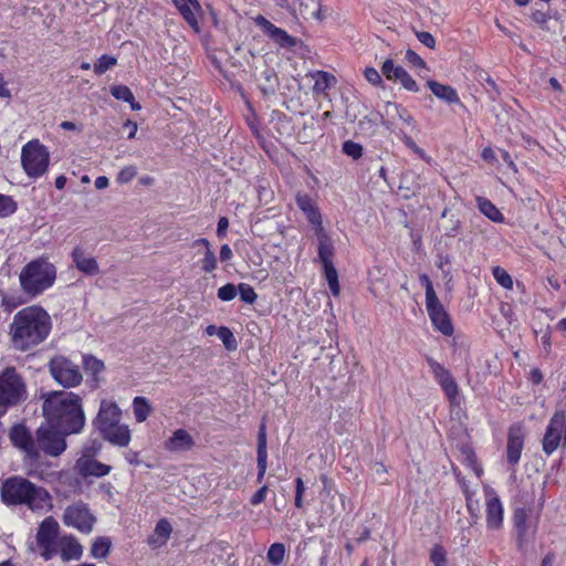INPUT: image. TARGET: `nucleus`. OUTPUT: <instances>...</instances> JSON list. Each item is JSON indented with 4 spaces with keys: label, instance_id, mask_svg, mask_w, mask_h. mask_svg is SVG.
Wrapping results in <instances>:
<instances>
[{
    "label": "nucleus",
    "instance_id": "0eeeda50",
    "mask_svg": "<svg viewBox=\"0 0 566 566\" xmlns=\"http://www.w3.org/2000/svg\"><path fill=\"white\" fill-rule=\"evenodd\" d=\"M50 153L38 139L28 142L21 150V165L30 178L42 177L49 169Z\"/></svg>",
    "mask_w": 566,
    "mask_h": 566
},
{
    "label": "nucleus",
    "instance_id": "2eb2a0df",
    "mask_svg": "<svg viewBox=\"0 0 566 566\" xmlns=\"http://www.w3.org/2000/svg\"><path fill=\"white\" fill-rule=\"evenodd\" d=\"M426 308L433 327L441 334L451 336L453 334V326L450 316L437 295H430V298L426 300Z\"/></svg>",
    "mask_w": 566,
    "mask_h": 566
},
{
    "label": "nucleus",
    "instance_id": "aec40b11",
    "mask_svg": "<svg viewBox=\"0 0 566 566\" xmlns=\"http://www.w3.org/2000/svg\"><path fill=\"white\" fill-rule=\"evenodd\" d=\"M72 261L75 268L82 273L93 276L99 273V266L95 258L87 256L81 247H75L72 251Z\"/></svg>",
    "mask_w": 566,
    "mask_h": 566
},
{
    "label": "nucleus",
    "instance_id": "c756f323",
    "mask_svg": "<svg viewBox=\"0 0 566 566\" xmlns=\"http://www.w3.org/2000/svg\"><path fill=\"white\" fill-rule=\"evenodd\" d=\"M312 77L315 78V84L313 86V91L315 93H323L327 88H329L333 84L336 83V78L328 72L325 71H316L311 74Z\"/></svg>",
    "mask_w": 566,
    "mask_h": 566
},
{
    "label": "nucleus",
    "instance_id": "6e6552de",
    "mask_svg": "<svg viewBox=\"0 0 566 566\" xmlns=\"http://www.w3.org/2000/svg\"><path fill=\"white\" fill-rule=\"evenodd\" d=\"M71 433L48 423H42L35 431L36 448L42 450L46 455L59 457L66 449L65 437Z\"/></svg>",
    "mask_w": 566,
    "mask_h": 566
},
{
    "label": "nucleus",
    "instance_id": "20e7f679",
    "mask_svg": "<svg viewBox=\"0 0 566 566\" xmlns=\"http://www.w3.org/2000/svg\"><path fill=\"white\" fill-rule=\"evenodd\" d=\"M122 410L115 401L103 399L98 412L93 420L99 436L113 446L123 448L130 442L128 426L120 423Z\"/></svg>",
    "mask_w": 566,
    "mask_h": 566
},
{
    "label": "nucleus",
    "instance_id": "f257e3e1",
    "mask_svg": "<svg viewBox=\"0 0 566 566\" xmlns=\"http://www.w3.org/2000/svg\"><path fill=\"white\" fill-rule=\"evenodd\" d=\"M42 412L45 421L66 433H80L85 426V413L82 398L66 390H54L42 394Z\"/></svg>",
    "mask_w": 566,
    "mask_h": 566
},
{
    "label": "nucleus",
    "instance_id": "4be33fe9",
    "mask_svg": "<svg viewBox=\"0 0 566 566\" xmlns=\"http://www.w3.org/2000/svg\"><path fill=\"white\" fill-rule=\"evenodd\" d=\"M296 205L306 216L307 221L315 227V230L323 228L321 212L307 193H298Z\"/></svg>",
    "mask_w": 566,
    "mask_h": 566
},
{
    "label": "nucleus",
    "instance_id": "cd10ccee",
    "mask_svg": "<svg viewBox=\"0 0 566 566\" xmlns=\"http://www.w3.org/2000/svg\"><path fill=\"white\" fill-rule=\"evenodd\" d=\"M279 77L274 70L268 69L262 72L259 88L261 90L263 96L275 95L279 88Z\"/></svg>",
    "mask_w": 566,
    "mask_h": 566
},
{
    "label": "nucleus",
    "instance_id": "6e6d98bb",
    "mask_svg": "<svg viewBox=\"0 0 566 566\" xmlns=\"http://www.w3.org/2000/svg\"><path fill=\"white\" fill-rule=\"evenodd\" d=\"M364 75L365 78L374 85H379L382 83L381 75L374 67H366L364 71Z\"/></svg>",
    "mask_w": 566,
    "mask_h": 566
},
{
    "label": "nucleus",
    "instance_id": "0e129e2a",
    "mask_svg": "<svg viewBox=\"0 0 566 566\" xmlns=\"http://www.w3.org/2000/svg\"><path fill=\"white\" fill-rule=\"evenodd\" d=\"M229 227V220L226 217H220L217 224V235L224 237Z\"/></svg>",
    "mask_w": 566,
    "mask_h": 566
},
{
    "label": "nucleus",
    "instance_id": "3c124183",
    "mask_svg": "<svg viewBox=\"0 0 566 566\" xmlns=\"http://www.w3.org/2000/svg\"><path fill=\"white\" fill-rule=\"evenodd\" d=\"M396 81H399L403 88L407 91L417 93L420 90L417 82L409 75L406 70L403 73L400 72V76Z\"/></svg>",
    "mask_w": 566,
    "mask_h": 566
},
{
    "label": "nucleus",
    "instance_id": "9b49d317",
    "mask_svg": "<svg viewBox=\"0 0 566 566\" xmlns=\"http://www.w3.org/2000/svg\"><path fill=\"white\" fill-rule=\"evenodd\" d=\"M59 531V523L52 516L45 517L38 527L36 544L41 548L44 560H50L56 553L55 542Z\"/></svg>",
    "mask_w": 566,
    "mask_h": 566
},
{
    "label": "nucleus",
    "instance_id": "c85d7f7f",
    "mask_svg": "<svg viewBox=\"0 0 566 566\" xmlns=\"http://www.w3.org/2000/svg\"><path fill=\"white\" fill-rule=\"evenodd\" d=\"M83 369L93 377L95 382L98 381V375L105 369L104 363L93 355L83 356Z\"/></svg>",
    "mask_w": 566,
    "mask_h": 566
},
{
    "label": "nucleus",
    "instance_id": "412c9836",
    "mask_svg": "<svg viewBox=\"0 0 566 566\" xmlns=\"http://www.w3.org/2000/svg\"><path fill=\"white\" fill-rule=\"evenodd\" d=\"M75 467L78 473L84 478H102L107 475L112 470L111 465L104 464L95 459H77Z\"/></svg>",
    "mask_w": 566,
    "mask_h": 566
},
{
    "label": "nucleus",
    "instance_id": "f8f14e48",
    "mask_svg": "<svg viewBox=\"0 0 566 566\" xmlns=\"http://www.w3.org/2000/svg\"><path fill=\"white\" fill-rule=\"evenodd\" d=\"M532 510L525 506L516 507L513 514V525L516 531V546L524 551L527 543L534 537L537 530V522L530 516Z\"/></svg>",
    "mask_w": 566,
    "mask_h": 566
},
{
    "label": "nucleus",
    "instance_id": "423d86ee",
    "mask_svg": "<svg viewBox=\"0 0 566 566\" xmlns=\"http://www.w3.org/2000/svg\"><path fill=\"white\" fill-rule=\"evenodd\" d=\"M27 397L23 378L14 367H7L0 375V415H4L10 407L20 405Z\"/></svg>",
    "mask_w": 566,
    "mask_h": 566
},
{
    "label": "nucleus",
    "instance_id": "ddd939ff",
    "mask_svg": "<svg viewBox=\"0 0 566 566\" xmlns=\"http://www.w3.org/2000/svg\"><path fill=\"white\" fill-rule=\"evenodd\" d=\"M562 437L566 444V412L556 411L552 417L543 438V451L549 455L559 447Z\"/></svg>",
    "mask_w": 566,
    "mask_h": 566
},
{
    "label": "nucleus",
    "instance_id": "774afa93",
    "mask_svg": "<svg viewBox=\"0 0 566 566\" xmlns=\"http://www.w3.org/2000/svg\"><path fill=\"white\" fill-rule=\"evenodd\" d=\"M123 127H124L125 129H128V136H127V137H128L129 139H133V138L136 136V133H137V124H136L135 122H133V120H130V119H127V120L124 123Z\"/></svg>",
    "mask_w": 566,
    "mask_h": 566
},
{
    "label": "nucleus",
    "instance_id": "1a4fd4ad",
    "mask_svg": "<svg viewBox=\"0 0 566 566\" xmlns=\"http://www.w3.org/2000/svg\"><path fill=\"white\" fill-rule=\"evenodd\" d=\"M50 374L64 388L80 385L83 380L80 367L64 356H55L49 361Z\"/></svg>",
    "mask_w": 566,
    "mask_h": 566
},
{
    "label": "nucleus",
    "instance_id": "a18cd8bd",
    "mask_svg": "<svg viewBox=\"0 0 566 566\" xmlns=\"http://www.w3.org/2000/svg\"><path fill=\"white\" fill-rule=\"evenodd\" d=\"M238 294V285L233 283H227L226 285L218 289L217 296L223 302L232 301Z\"/></svg>",
    "mask_w": 566,
    "mask_h": 566
},
{
    "label": "nucleus",
    "instance_id": "f3484780",
    "mask_svg": "<svg viewBox=\"0 0 566 566\" xmlns=\"http://www.w3.org/2000/svg\"><path fill=\"white\" fill-rule=\"evenodd\" d=\"M10 440L12 444L22 450L29 459H39L40 452L36 448V442L25 426L14 424L10 430Z\"/></svg>",
    "mask_w": 566,
    "mask_h": 566
},
{
    "label": "nucleus",
    "instance_id": "338daca9",
    "mask_svg": "<svg viewBox=\"0 0 566 566\" xmlns=\"http://www.w3.org/2000/svg\"><path fill=\"white\" fill-rule=\"evenodd\" d=\"M232 256H233V253H232L231 248L228 244L221 245V249H220L221 262H227V261L231 260Z\"/></svg>",
    "mask_w": 566,
    "mask_h": 566
},
{
    "label": "nucleus",
    "instance_id": "7ed1b4c3",
    "mask_svg": "<svg viewBox=\"0 0 566 566\" xmlns=\"http://www.w3.org/2000/svg\"><path fill=\"white\" fill-rule=\"evenodd\" d=\"M1 500L7 505H25L32 512L49 511L53 507L50 493L22 476H11L2 483Z\"/></svg>",
    "mask_w": 566,
    "mask_h": 566
},
{
    "label": "nucleus",
    "instance_id": "2f4dec72",
    "mask_svg": "<svg viewBox=\"0 0 566 566\" xmlns=\"http://www.w3.org/2000/svg\"><path fill=\"white\" fill-rule=\"evenodd\" d=\"M187 1H188V3L179 4L178 2H176V4L179 9L180 14L189 23V25L192 27L193 29L198 30V20H197V17L190 6H192L195 8H199L200 7L199 2H198V0H187Z\"/></svg>",
    "mask_w": 566,
    "mask_h": 566
},
{
    "label": "nucleus",
    "instance_id": "9d476101",
    "mask_svg": "<svg viewBox=\"0 0 566 566\" xmlns=\"http://www.w3.org/2000/svg\"><path fill=\"white\" fill-rule=\"evenodd\" d=\"M63 523L84 534L92 532L96 517L91 513L87 504L77 502L69 505L63 513Z\"/></svg>",
    "mask_w": 566,
    "mask_h": 566
},
{
    "label": "nucleus",
    "instance_id": "4468645a",
    "mask_svg": "<svg viewBox=\"0 0 566 566\" xmlns=\"http://www.w3.org/2000/svg\"><path fill=\"white\" fill-rule=\"evenodd\" d=\"M426 360L450 403L458 406L460 403L459 386L450 371L430 356H427Z\"/></svg>",
    "mask_w": 566,
    "mask_h": 566
},
{
    "label": "nucleus",
    "instance_id": "bb28decb",
    "mask_svg": "<svg viewBox=\"0 0 566 566\" xmlns=\"http://www.w3.org/2000/svg\"><path fill=\"white\" fill-rule=\"evenodd\" d=\"M82 554L83 547L73 536L63 538L60 555L64 562L80 559Z\"/></svg>",
    "mask_w": 566,
    "mask_h": 566
},
{
    "label": "nucleus",
    "instance_id": "e2e57ef3",
    "mask_svg": "<svg viewBox=\"0 0 566 566\" xmlns=\"http://www.w3.org/2000/svg\"><path fill=\"white\" fill-rule=\"evenodd\" d=\"M450 222H451L450 227L446 228V235L453 238L459 233V230L461 228V222L459 219L450 220Z\"/></svg>",
    "mask_w": 566,
    "mask_h": 566
},
{
    "label": "nucleus",
    "instance_id": "37998d69",
    "mask_svg": "<svg viewBox=\"0 0 566 566\" xmlns=\"http://www.w3.org/2000/svg\"><path fill=\"white\" fill-rule=\"evenodd\" d=\"M495 281L504 289H512L513 280L511 275L501 266H494L492 270Z\"/></svg>",
    "mask_w": 566,
    "mask_h": 566
},
{
    "label": "nucleus",
    "instance_id": "680f3d73",
    "mask_svg": "<svg viewBox=\"0 0 566 566\" xmlns=\"http://www.w3.org/2000/svg\"><path fill=\"white\" fill-rule=\"evenodd\" d=\"M266 493H268V486L266 485H263L261 486L251 497L250 502L252 505H259L261 504L265 497H266Z\"/></svg>",
    "mask_w": 566,
    "mask_h": 566
},
{
    "label": "nucleus",
    "instance_id": "79ce46f5",
    "mask_svg": "<svg viewBox=\"0 0 566 566\" xmlns=\"http://www.w3.org/2000/svg\"><path fill=\"white\" fill-rule=\"evenodd\" d=\"M171 531L172 527L167 518H161L157 522L155 527V535L160 537V544H166L171 534Z\"/></svg>",
    "mask_w": 566,
    "mask_h": 566
},
{
    "label": "nucleus",
    "instance_id": "5701e85b",
    "mask_svg": "<svg viewBox=\"0 0 566 566\" xmlns=\"http://www.w3.org/2000/svg\"><path fill=\"white\" fill-rule=\"evenodd\" d=\"M266 428L265 423H261L258 432V447H256V465L258 474L256 482L261 483L266 472Z\"/></svg>",
    "mask_w": 566,
    "mask_h": 566
},
{
    "label": "nucleus",
    "instance_id": "603ef678",
    "mask_svg": "<svg viewBox=\"0 0 566 566\" xmlns=\"http://www.w3.org/2000/svg\"><path fill=\"white\" fill-rule=\"evenodd\" d=\"M137 175V169L135 166H126L124 167L117 175V181L119 184H127L132 181Z\"/></svg>",
    "mask_w": 566,
    "mask_h": 566
},
{
    "label": "nucleus",
    "instance_id": "69168bd1",
    "mask_svg": "<svg viewBox=\"0 0 566 566\" xmlns=\"http://www.w3.org/2000/svg\"><path fill=\"white\" fill-rule=\"evenodd\" d=\"M532 19L534 22H536L543 28L544 24L547 22V14L543 11L536 10L535 12L532 13Z\"/></svg>",
    "mask_w": 566,
    "mask_h": 566
},
{
    "label": "nucleus",
    "instance_id": "de8ad7c7",
    "mask_svg": "<svg viewBox=\"0 0 566 566\" xmlns=\"http://www.w3.org/2000/svg\"><path fill=\"white\" fill-rule=\"evenodd\" d=\"M430 560L434 566H446V551L440 544H436L430 551Z\"/></svg>",
    "mask_w": 566,
    "mask_h": 566
},
{
    "label": "nucleus",
    "instance_id": "4c0bfd02",
    "mask_svg": "<svg viewBox=\"0 0 566 566\" xmlns=\"http://www.w3.org/2000/svg\"><path fill=\"white\" fill-rule=\"evenodd\" d=\"M217 336L221 339L226 349L233 352L238 348V342L229 327L220 326V331Z\"/></svg>",
    "mask_w": 566,
    "mask_h": 566
},
{
    "label": "nucleus",
    "instance_id": "dca6fc26",
    "mask_svg": "<svg viewBox=\"0 0 566 566\" xmlns=\"http://www.w3.org/2000/svg\"><path fill=\"white\" fill-rule=\"evenodd\" d=\"M254 22L280 48L291 49L296 46L298 43V39L290 35L285 30L274 25L262 14H258L254 18Z\"/></svg>",
    "mask_w": 566,
    "mask_h": 566
},
{
    "label": "nucleus",
    "instance_id": "473e14b6",
    "mask_svg": "<svg viewBox=\"0 0 566 566\" xmlns=\"http://www.w3.org/2000/svg\"><path fill=\"white\" fill-rule=\"evenodd\" d=\"M480 211L488 217L491 221L501 222L503 221V214L500 210L486 198L478 199Z\"/></svg>",
    "mask_w": 566,
    "mask_h": 566
},
{
    "label": "nucleus",
    "instance_id": "5fc2aeb1",
    "mask_svg": "<svg viewBox=\"0 0 566 566\" xmlns=\"http://www.w3.org/2000/svg\"><path fill=\"white\" fill-rule=\"evenodd\" d=\"M416 36L419 42H421L423 45H426L428 49H434L436 48V39L430 32L427 31H416Z\"/></svg>",
    "mask_w": 566,
    "mask_h": 566
},
{
    "label": "nucleus",
    "instance_id": "864d4df0",
    "mask_svg": "<svg viewBox=\"0 0 566 566\" xmlns=\"http://www.w3.org/2000/svg\"><path fill=\"white\" fill-rule=\"evenodd\" d=\"M305 492V486L302 478H296L295 480V500L294 504L297 509L303 507V494Z\"/></svg>",
    "mask_w": 566,
    "mask_h": 566
},
{
    "label": "nucleus",
    "instance_id": "58836bf2",
    "mask_svg": "<svg viewBox=\"0 0 566 566\" xmlns=\"http://www.w3.org/2000/svg\"><path fill=\"white\" fill-rule=\"evenodd\" d=\"M117 64L116 57L112 55L104 54L101 57L97 59V61L94 63V73L96 75H102L113 66Z\"/></svg>",
    "mask_w": 566,
    "mask_h": 566
},
{
    "label": "nucleus",
    "instance_id": "09e8293b",
    "mask_svg": "<svg viewBox=\"0 0 566 566\" xmlns=\"http://www.w3.org/2000/svg\"><path fill=\"white\" fill-rule=\"evenodd\" d=\"M102 450V443L97 440H91L84 446L80 459H94Z\"/></svg>",
    "mask_w": 566,
    "mask_h": 566
},
{
    "label": "nucleus",
    "instance_id": "b1692460",
    "mask_svg": "<svg viewBox=\"0 0 566 566\" xmlns=\"http://www.w3.org/2000/svg\"><path fill=\"white\" fill-rule=\"evenodd\" d=\"M315 233L318 240L317 254L322 265L333 264L335 249L331 238L325 232L324 228L316 229Z\"/></svg>",
    "mask_w": 566,
    "mask_h": 566
},
{
    "label": "nucleus",
    "instance_id": "39448f33",
    "mask_svg": "<svg viewBox=\"0 0 566 566\" xmlns=\"http://www.w3.org/2000/svg\"><path fill=\"white\" fill-rule=\"evenodd\" d=\"M56 280V268L46 258L32 260L20 272L21 290L31 296L50 289Z\"/></svg>",
    "mask_w": 566,
    "mask_h": 566
},
{
    "label": "nucleus",
    "instance_id": "4d7b16f0",
    "mask_svg": "<svg viewBox=\"0 0 566 566\" xmlns=\"http://www.w3.org/2000/svg\"><path fill=\"white\" fill-rule=\"evenodd\" d=\"M484 81H485L486 85L489 86V88H486L488 94L490 95V97L493 101H495L501 94L495 81L488 74H486Z\"/></svg>",
    "mask_w": 566,
    "mask_h": 566
},
{
    "label": "nucleus",
    "instance_id": "c03bdc74",
    "mask_svg": "<svg viewBox=\"0 0 566 566\" xmlns=\"http://www.w3.org/2000/svg\"><path fill=\"white\" fill-rule=\"evenodd\" d=\"M342 150L348 157L353 159H359L363 156V146L353 140H346L343 143Z\"/></svg>",
    "mask_w": 566,
    "mask_h": 566
},
{
    "label": "nucleus",
    "instance_id": "8fccbe9b",
    "mask_svg": "<svg viewBox=\"0 0 566 566\" xmlns=\"http://www.w3.org/2000/svg\"><path fill=\"white\" fill-rule=\"evenodd\" d=\"M202 270L206 273H211L217 269V258L214 255V252L211 250V248H208L205 251V256L201 260Z\"/></svg>",
    "mask_w": 566,
    "mask_h": 566
},
{
    "label": "nucleus",
    "instance_id": "e433bc0d",
    "mask_svg": "<svg viewBox=\"0 0 566 566\" xmlns=\"http://www.w3.org/2000/svg\"><path fill=\"white\" fill-rule=\"evenodd\" d=\"M405 69L400 65H396L391 59H387L381 66L382 75L389 81H396L400 76V72L403 73Z\"/></svg>",
    "mask_w": 566,
    "mask_h": 566
},
{
    "label": "nucleus",
    "instance_id": "393cba45",
    "mask_svg": "<svg viewBox=\"0 0 566 566\" xmlns=\"http://www.w3.org/2000/svg\"><path fill=\"white\" fill-rule=\"evenodd\" d=\"M195 444L192 437L185 430L178 429L165 442V449L168 451H187Z\"/></svg>",
    "mask_w": 566,
    "mask_h": 566
},
{
    "label": "nucleus",
    "instance_id": "a878e982",
    "mask_svg": "<svg viewBox=\"0 0 566 566\" xmlns=\"http://www.w3.org/2000/svg\"><path fill=\"white\" fill-rule=\"evenodd\" d=\"M427 85L432 94L439 99L448 104H461V99L452 86L441 84L434 80L427 81Z\"/></svg>",
    "mask_w": 566,
    "mask_h": 566
},
{
    "label": "nucleus",
    "instance_id": "f704fd0d",
    "mask_svg": "<svg viewBox=\"0 0 566 566\" xmlns=\"http://www.w3.org/2000/svg\"><path fill=\"white\" fill-rule=\"evenodd\" d=\"M324 275L327 281L328 287L331 290V293L334 296L339 295V283H338V273L336 268L333 264H325L323 265Z\"/></svg>",
    "mask_w": 566,
    "mask_h": 566
},
{
    "label": "nucleus",
    "instance_id": "72a5a7b5",
    "mask_svg": "<svg viewBox=\"0 0 566 566\" xmlns=\"http://www.w3.org/2000/svg\"><path fill=\"white\" fill-rule=\"evenodd\" d=\"M112 542L106 536H99L97 537L91 547V555L94 558H105L111 549Z\"/></svg>",
    "mask_w": 566,
    "mask_h": 566
},
{
    "label": "nucleus",
    "instance_id": "bf43d9fd",
    "mask_svg": "<svg viewBox=\"0 0 566 566\" xmlns=\"http://www.w3.org/2000/svg\"><path fill=\"white\" fill-rule=\"evenodd\" d=\"M419 280L421 282V284L423 285L424 290H426V300L427 298H430V295L432 296H436V291L433 289V285L429 279V276L427 274H421L419 276Z\"/></svg>",
    "mask_w": 566,
    "mask_h": 566
},
{
    "label": "nucleus",
    "instance_id": "f03ea898",
    "mask_svg": "<svg viewBox=\"0 0 566 566\" xmlns=\"http://www.w3.org/2000/svg\"><path fill=\"white\" fill-rule=\"evenodd\" d=\"M51 327V317L42 307L32 305L20 310L10 325L13 348L20 352L32 349L49 336Z\"/></svg>",
    "mask_w": 566,
    "mask_h": 566
},
{
    "label": "nucleus",
    "instance_id": "052dcab7",
    "mask_svg": "<svg viewBox=\"0 0 566 566\" xmlns=\"http://www.w3.org/2000/svg\"><path fill=\"white\" fill-rule=\"evenodd\" d=\"M401 140L403 142V144H405V145H406L410 150H412L415 154H418V155H420L421 157H423L424 151H423L420 147H418V146H417V144L415 143V140H413L410 136H408V135L403 134V135H402V137H401Z\"/></svg>",
    "mask_w": 566,
    "mask_h": 566
},
{
    "label": "nucleus",
    "instance_id": "7c9ffc66",
    "mask_svg": "<svg viewBox=\"0 0 566 566\" xmlns=\"http://www.w3.org/2000/svg\"><path fill=\"white\" fill-rule=\"evenodd\" d=\"M133 409L137 422H144L151 412V407L145 397H135Z\"/></svg>",
    "mask_w": 566,
    "mask_h": 566
},
{
    "label": "nucleus",
    "instance_id": "a19ab883",
    "mask_svg": "<svg viewBox=\"0 0 566 566\" xmlns=\"http://www.w3.org/2000/svg\"><path fill=\"white\" fill-rule=\"evenodd\" d=\"M111 94L114 98L118 99V101H124L126 103L128 102H133L134 99V94L133 92L130 91V88L126 85H113L111 87Z\"/></svg>",
    "mask_w": 566,
    "mask_h": 566
},
{
    "label": "nucleus",
    "instance_id": "13d9d810",
    "mask_svg": "<svg viewBox=\"0 0 566 566\" xmlns=\"http://www.w3.org/2000/svg\"><path fill=\"white\" fill-rule=\"evenodd\" d=\"M406 60L410 63V64H413L415 66H418V67H426V62L423 61V59H421L415 51L412 50H407L406 52Z\"/></svg>",
    "mask_w": 566,
    "mask_h": 566
},
{
    "label": "nucleus",
    "instance_id": "a211bd4d",
    "mask_svg": "<svg viewBox=\"0 0 566 566\" xmlns=\"http://www.w3.org/2000/svg\"><path fill=\"white\" fill-rule=\"evenodd\" d=\"M524 428L521 423H513L509 428L507 443H506V458L511 465L518 463L521 453L524 448Z\"/></svg>",
    "mask_w": 566,
    "mask_h": 566
},
{
    "label": "nucleus",
    "instance_id": "ea45409f",
    "mask_svg": "<svg viewBox=\"0 0 566 566\" xmlns=\"http://www.w3.org/2000/svg\"><path fill=\"white\" fill-rule=\"evenodd\" d=\"M238 294L240 295V300L245 304H253L258 298L254 289L247 283L238 284Z\"/></svg>",
    "mask_w": 566,
    "mask_h": 566
},
{
    "label": "nucleus",
    "instance_id": "49530a36",
    "mask_svg": "<svg viewBox=\"0 0 566 566\" xmlns=\"http://www.w3.org/2000/svg\"><path fill=\"white\" fill-rule=\"evenodd\" d=\"M17 210V205L11 197L0 195V218L8 217Z\"/></svg>",
    "mask_w": 566,
    "mask_h": 566
},
{
    "label": "nucleus",
    "instance_id": "6ab92c4d",
    "mask_svg": "<svg viewBox=\"0 0 566 566\" xmlns=\"http://www.w3.org/2000/svg\"><path fill=\"white\" fill-rule=\"evenodd\" d=\"M503 506L495 492L486 497V526L489 530H500L503 525Z\"/></svg>",
    "mask_w": 566,
    "mask_h": 566
},
{
    "label": "nucleus",
    "instance_id": "c9c22d12",
    "mask_svg": "<svg viewBox=\"0 0 566 566\" xmlns=\"http://www.w3.org/2000/svg\"><path fill=\"white\" fill-rule=\"evenodd\" d=\"M268 560L275 566L282 564L285 556V546L282 543H274L268 551Z\"/></svg>",
    "mask_w": 566,
    "mask_h": 566
}]
</instances>
